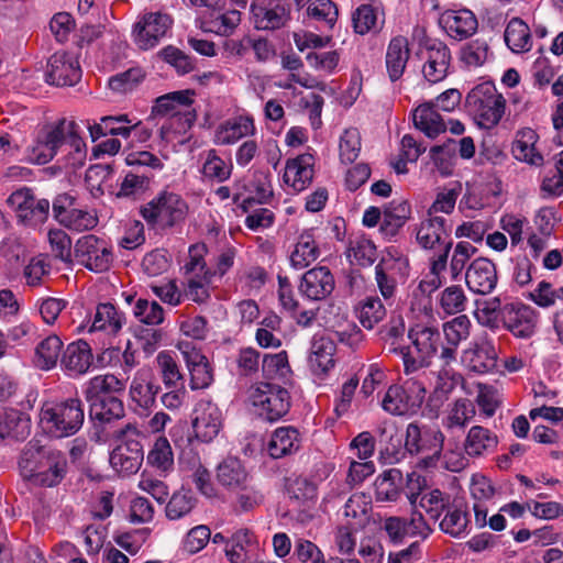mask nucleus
I'll list each match as a JSON object with an SVG mask.
<instances>
[{
  "label": "nucleus",
  "instance_id": "f257e3e1",
  "mask_svg": "<svg viewBox=\"0 0 563 563\" xmlns=\"http://www.w3.org/2000/svg\"><path fill=\"white\" fill-rule=\"evenodd\" d=\"M452 225L444 217H431L422 220L416 229L418 245L434 254L430 258L431 284L434 288L441 286V274L448 267V258L453 245L451 239Z\"/></svg>",
  "mask_w": 563,
  "mask_h": 563
},
{
  "label": "nucleus",
  "instance_id": "f03ea898",
  "mask_svg": "<svg viewBox=\"0 0 563 563\" xmlns=\"http://www.w3.org/2000/svg\"><path fill=\"white\" fill-rule=\"evenodd\" d=\"M413 350L410 346L389 347V353L401 355L404 372L406 375L418 373L431 364L432 357L437 354L441 343L440 331L434 327L416 324L408 331Z\"/></svg>",
  "mask_w": 563,
  "mask_h": 563
},
{
  "label": "nucleus",
  "instance_id": "7ed1b4c3",
  "mask_svg": "<svg viewBox=\"0 0 563 563\" xmlns=\"http://www.w3.org/2000/svg\"><path fill=\"white\" fill-rule=\"evenodd\" d=\"M41 420L57 438L76 434L85 421V405L78 395L43 404Z\"/></svg>",
  "mask_w": 563,
  "mask_h": 563
},
{
  "label": "nucleus",
  "instance_id": "20e7f679",
  "mask_svg": "<svg viewBox=\"0 0 563 563\" xmlns=\"http://www.w3.org/2000/svg\"><path fill=\"white\" fill-rule=\"evenodd\" d=\"M444 441L445 435L438 427L413 421L406 428V452L410 455H423L417 462L418 468L431 471L438 467Z\"/></svg>",
  "mask_w": 563,
  "mask_h": 563
},
{
  "label": "nucleus",
  "instance_id": "39448f33",
  "mask_svg": "<svg viewBox=\"0 0 563 563\" xmlns=\"http://www.w3.org/2000/svg\"><path fill=\"white\" fill-rule=\"evenodd\" d=\"M506 100L492 82L474 87L465 98V108L484 129L496 126L505 112Z\"/></svg>",
  "mask_w": 563,
  "mask_h": 563
},
{
  "label": "nucleus",
  "instance_id": "423d86ee",
  "mask_svg": "<svg viewBox=\"0 0 563 563\" xmlns=\"http://www.w3.org/2000/svg\"><path fill=\"white\" fill-rule=\"evenodd\" d=\"M114 438L120 443L110 454L111 466L124 476L135 474L144 459L141 441L145 435L137 429L136 424L126 423L114 431Z\"/></svg>",
  "mask_w": 563,
  "mask_h": 563
},
{
  "label": "nucleus",
  "instance_id": "0eeeda50",
  "mask_svg": "<svg viewBox=\"0 0 563 563\" xmlns=\"http://www.w3.org/2000/svg\"><path fill=\"white\" fill-rule=\"evenodd\" d=\"M140 213L152 227L165 230L185 221L188 206L178 194L165 190L141 207Z\"/></svg>",
  "mask_w": 563,
  "mask_h": 563
},
{
  "label": "nucleus",
  "instance_id": "6e6552de",
  "mask_svg": "<svg viewBox=\"0 0 563 563\" xmlns=\"http://www.w3.org/2000/svg\"><path fill=\"white\" fill-rule=\"evenodd\" d=\"M426 394L424 383L411 377L401 385H390L382 399V407L393 416L416 415L424 401Z\"/></svg>",
  "mask_w": 563,
  "mask_h": 563
},
{
  "label": "nucleus",
  "instance_id": "1a4fd4ad",
  "mask_svg": "<svg viewBox=\"0 0 563 563\" xmlns=\"http://www.w3.org/2000/svg\"><path fill=\"white\" fill-rule=\"evenodd\" d=\"M8 203L13 208L19 223L26 228H41L49 217L48 199L37 198L27 187L13 191L8 198Z\"/></svg>",
  "mask_w": 563,
  "mask_h": 563
},
{
  "label": "nucleus",
  "instance_id": "9d476101",
  "mask_svg": "<svg viewBox=\"0 0 563 563\" xmlns=\"http://www.w3.org/2000/svg\"><path fill=\"white\" fill-rule=\"evenodd\" d=\"M258 416L268 422L282 419L290 409V396L286 388L271 383H260L251 394Z\"/></svg>",
  "mask_w": 563,
  "mask_h": 563
},
{
  "label": "nucleus",
  "instance_id": "9b49d317",
  "mask_svg": "<svg viewBox=\"0 0 563 563\" xmlns=\"http://www.w3.org/2000/svg\"><path fill=\"white\" fill-rule=\"evenodd\" d=\"M74 251L77 261L95 273L109 271L114 261L112 245L95 234L79 238L75 243Z\"/></svg>",
  "mask_w": 563,
  "mask_h": 563
},
{
  "label": "nucleus",
  "instance_id": "f8f14e48",
  "mask_svg": "<svg viewBox=\"0 0 563 563\" xmlns=\"http://www.w3.org/2000/svg\"><path fill=\"white\" fill-rule=\"evenodd\" d=\"M65 118L54 124L44 125L37 133L34 142L25 150V159L29 163L44 165L51 162L64 145Z\"/></svg>",
  "mask_w": 563,
  "mask_h": 563
},
{
  "label": "nucleus",
  "instance_id": "ddd939ff",
  "mask_svg": "<svg viewBox=\"0 0 563 563\" xmlns=\"http://www.w3.org/2000/svg\"><path fill=\"white\" fill-rule=\"evenodd\" d=\"M500 321L515 338L527 340L537 331L539 312L522 302H508L500 310Z\"/></svg>",
  "mask_w": 563,
  "mask_h": 563
},
{
  "label": "nucleus",
  "instance_id": "4468645a",
  "mask_svg": "<svg viewBox=\"0 0 563 563\" xmlns=\"http://www.w3.org/2000/svg\"><path fill=\"white\" fill-rule=\"evenodd\" d=\"M173 20L166 13L148 12L143 14L133 26V38L143 51L155 47L172 27Z\"/></svg>",
  "mask_w": 563,
  "mask_h": 563
},
{
  "label": "nucleus",
  "instance_id": "2eb2a0df",
  "mask_svg": "<svg viewBox=\"0 0 563 563\" xmlns=\"http://www.w3.org/2000/svg\"><path fill=\"white\" fill-rule=\"evenodd\" d=\"M416 56L423 62L422 75L428 82L438 84L448 76L452 56L444 42H430L427 49H417Z\"/></svg>",
  "mask_w": 563,
  "mask_h": 563
},
{
  "label": "nucleus",
  "instance_id": "dca6fc26",
  "mask_svg": "<svg viewBox=\"0 0 563 563\" xmlns=\"http://www.w3.org/2000/svg\"><path fill=\"white\" fill-rule=\"evenodd\" d=\"M81 78V68L75 55L55 52L47 62L46 81L59 87L74 86Z\"/></svg>",
  "mask_w": 563,
  "mask_h": 563
},
{
  "label": "nucleus",
  "instance_id": "f3484780",
  "mask_svg": "<svg viewBox=\"0 0 563 563\" xmlns=\"http://www.w3.org/2000/svg\"><path fill=\"white\" fill-rule=\"evenodd\" d=\"M335 288V279L327 266H316L307 271L300 280L298 289L300 294L313 301L327 299Z\"/></svg>",
  "mask_w": 563,
  "mask_h": 563
},
{
  "label": "nucleus",
  "instance_id": "a211bd4d",
  "mask_svg": "<svg viewBox=\"0 0 563 563\" xmlns=\"http://www.w3.org/2000/svg\"><path fill=\"white\" fill-rule=\"evenodd\" d=\"M462 360L471 372L486 374L496 368L498 353L493 341L483 336L471 343L463 352Z\"/></svg>",
  "mask_w": 563,
  "mask_h": 563
},
{
  "label": "nucleus",
  "instance_id": "6ab92c4d",
  "mask_svg": "<svg viewBox=\"0 0 563 563\" xmlns=\"http://www.w3.org/2000/svg\"><path fill=\"white\" fill-rule=\"evenodd\" d=\"M192 429L201 442H211L222 427V413L211 401H200L194 410Z\"/></svg>",
  "mask_w": 563,
  "mask_h": 563
},
{
  "label": "nucleus",
  "instance_id": "aec40b11",
  "mask_svg": "<svg viewBox=\"0 0 563 563\" xmlns=\"http://www.w3.org/2000/svg\"><path fill=\"white\" fill-rule=\"evenodd\" d=\"M497 279L495 264L484 257L475 258L465 273L468 289L479 295L490 294L497 285Z\"/></svg>",
  "mask_w": 563,
  "mask_h": 563
},
{
  "label": "nucleus",
  "instance_id": "412c9836",
  "mask_svg": "<svg viewBox=\"0 0 563 563\" xmlns=\"http://www.w3.org/2000/svg\"><path fill=\"white\" fill-rule=\"evenodd\" d=\"M439 24L449 36L460 41L472 36L478 26L475 14L468 9L444 11Z\"/></svg>",
  "mask_w": 563,
  "mask_h": 563
},
{
  "label": "nucleus",
  "instance_id": "4be33fe9",
  "mask_svg": "<svg viewBox=\"0 0 563 563\" xmlns=\"http://www.w3.org/2000/svg\"><path fill=\"white\" fill-rule=\"evenodd\" d=\"M252 13L257 30H278L290 20V7L282 0H271L267 5H253Z\"/></svg>",
  "mask_w": 563,
  "mask_h": 563
},
{
  "label": "nucleus",
  "instance_id": "5701e85b",
  "mask_svg": "<svg viewBox=\"0 0 563 563\" xmlns=\"http://www.w3.org/2000/svg\"><path fill=\"white\" fill-rule=\"evenodd\" d=\"M92 358L90 345L84 340H78L67 345L60 365L68 376L77 377L89 371Z\"/></svg>",
  "mask_w": 563,
  "mask_h": 563
},
{
  "label": "nucleus",
  "instance_id": "b1692460",
  "mask_svg": "<svg viewBox=\"0 0 563 563\" xmlns=\"http://www.w3.org/2000/svg\"><path fill=\"white\" fill-rule=\"evenodd\" d=\"M313 163L314 158L309 153L288 159L283 176L284 181L290 186L295 192L305 190L312 183Z\"/></svg>",
  "mask_w": 563,
  "mask_h": 563
},
{
  "label": "nucleus",
  "instance_id": "393cba45",
  "mask_svg": "<svg viewBox=\"0 0 563 563\" xmlns=\"http://www.w3.org/2000/svg\"><path fill=\"white\" fill-rule=\"evenodd\" d=\"M78 129L76 121L65 119L63 146L67 147V153L63 161L64 167L71 170L82 167L87 156L86 143L79 135Z\"/></svg>",
  "mask_w": 563,
  "mask_h": 563
},
{
  "label": "nucleus",
  "instance_id": "a878e982",
  "mask_svg": "<svg viewBox=\"0 0 563 563\" xmlns=\"http://www.w3.org/2000/svg\"><path fill=\"white\" fill-rule=\"evenodd\" d=\"M67 471L68 462L65 454L51 450L32 482L44 487H54L65 478Z\"/></svg>",
  "mask_w": 563,
  "mask_h": 563
},
{
  "label": "nucleus",
  "instance_id": "bb28decb",
  "mask_svg": "<svg viewBox=\"0 0 563 563\" xmlns=\"http://www.w3.org/2000/svg\"><path fill=\"white\" fill-rule=\"evenodd\" d=\"M408 499L412 508L419 506L433 521H438L452 504L451 496L439 488L411 493L408 495Z\"/></svg>",
  "mask_w": 563,
  "mask_h": 563
},
{
  "label": "nucleus",
  "instance_id": "cd10ccee",
  "mask_svg": "<svg viewBox=\"0 0 563 563\" xmlns=\"http://www.w3.org/2000/svg\"><path fill=\"white\" fill-rule=\"evenodd\" d=\"M240 21V11L235 9L224 10V4L220 3L219 7L211 9V12L202 18L201 27L205 32L228 36L233 33Z\"/></svg>",
  "mask_w": 563,
  "mask_h": 563
},
{
  "label": "nucleus",
  "instance_id": "c85d7f7f",
  "mask_svg": "<svg viewBox=\"0 0 563 563\" xmlns=\"http://www.w3.org/2000/svg\"><path fill=\"white\" fill-rule=\"evenodd\" d=\"M336 351V345L334 341L324 335H313L310 355H309V365L311 371L317 375H324L331 368L334 367V353Z\"/></svg>",
  "mask_w": 563,
  "mask_h": 563
},
{
  "label": "nucleus",
  "instance_id": "c756f323",
  "mask_svg": "<svg viewBox=\"0 0 563 563\" xmlns=\"http://www.w3.org/2000/svg\"><path fill=\"white\" fill-rule=\"evenodd\" d=\"M216 478L218 484L229 492L236 490L243 484L252 481L242 461L233 456H228L218 464Z\"/></svg>",
  "mask_w": 563,
  "mask_h": 563
},
{
  "label": "nucleus",
  "instance_id": "7c9ffc66",
  "mask_svg": "<svg viewBox=\"0 0 563 563\" xmlns=\"http://www.w3.org/2000/svg\"><path fill=\"white\" fill-rule=\"evenodd\" d=\"M409 57L410 49L407 37L402 35L393 37L386 52V69L388 77L393 82L402 77Z\"/></svg>",
  "mask_w": 563,
  "mask_h": 563
},
{
  "label": "nucleus",
  "instance_id": "2f4dec72",
  "mask_svg": "<svg viewBox=\"0 0 563 563\" xmlns=\"http://www.w3.org/2000/svg\"><path fill=\"white\" fill-rule=\"evenodd\" d=\"M300 443V434L296 428L279 427L271 435L267 452L273 459H282L297 452Z\"/></svg>",
  "mask_w": 563,
  "mask_h": 563
},
{
  "label": "nucleus",
  "instance_id": "473e14b6",
  "mask_svg": "<svg viewBox=\"0 0 563 563\" xmlns=\"http://www.w3.org/2000/svg\"><path fill=\"white\" fill-rule=\"evenodd\" d=\"M185 361L190 374V388L205 389L213 382V371L208 358L200 352H186Z\"/></svg>",
  "mask_w": 563,
  "mask_h": 563
},
{
  "label": "nucleus",
  "instance_id": "72a5a7b5",
  "mask_svg": "<svg viewBox=\"0 0 563 563\" xmlns=\"http://www.w3.org/2000/svg\"><path fill=\"white\" fill-rule=\"evenodd\" d=\"M412 120L415 126L430 139H435L446 130V125L435 110L433 102L418 106L412 112Z\"/></svg>",
  "mask_w": 563,
  "mask_h": 563
},
{
  "label": "nucleus",
  "instance_id": "f704fd0d",
  "mask_svg": "<svg viewBox=\"0 0 563 563\" xmlns=\"http://www.w3.org/2000/svg\"><path fill=\"white\" fill-rule=\"evenodd\" d=\"M443 515L444 517L439 522V528L443 533L453 538L467 534L470 519L466 505L454 500Z\"/></svg>",
  "mask_w": 563,
  "mask_h": 563
},
{
  "label": "nucleus",
  "instance_id": "c9c22d12",
  "mask_svg": "<svg viewBox=\"0 0 563 563\" xmlns=\"http://www.w3.org/2000/svg\"><path fill=\"white\" fill-rule=\"evenodd\" d=\"M162 390L161 385L153 378L137 375L131 383V400L143 410H151L155 407L156 396Z\"/></svg>",
  "mask_w": 563,
  "mask_h": 563
},
{
  "label": "nucleus",
  "instance_id": "e433bc0d",
  "mask_svg": "<svg viewBox=\"0 0 563 563\" xmlns=\"http://www.w3.org/2000/svg\"><path fill=\"white\" fill-rule=\"evenodd\" d=\"M255 549L254 533L247 529H241L227 542L225 554L231 563H251L250 553Z\"/></svg>",
  "mask_w": 563,
  "mask_h": 563
},
{
  "label": "nucleus",
  "instance_id": "4c0bfd02",
  "mask_svg": "<svg viewBox=\"0 0 563 563\" xmlns=\"http://www.w3.org/2000/svg\"><path fill=\"white\" fill-rule=\"evenodd\" d=\"M497 444L498 438L494 432L482 426H473L468 430L463 448L468 456L474 457L494 451Z\"/></svg>",
  "mask_w": 563,
  "mask_h": 563
},
{
  "label": "nucleus",
  "instance_id": "58836bf2",
  "mask_svg": "<svg viewBox=\"0 0 563 563\" xmlns=\"http://www.w3.org/2000/svg\"><path fill=\"white\" fill-rule=\"evenodd\" d=\"M320 255V250L316 243L312 230L302 232L295 244L290 254L291 266L297 269L308 267Z\"/></svg>",
  "mask_w": 563,
  "mask_h": 563
},
{
  "label": "nucleus",
  "instance_id": "ea45409f",
  "mask_svg": "<svg viewBox=\"0 0 563 563\" xmlns=\"http://www.w3.org/2000/svg\"><path fill=\"white\" fill-rule=\"evenodd\" d=\"M191 90H179L163 95L155 100V104L152 108V114L154 115H178L181 113V108H189L192 103Z\"/></svg>",
  "mask_w": 563,
  "mask_h": 563
},
{
  "label": "nucleus",
  "instance_id": "a19ab883",
  "mask_svg": "<svg viewBox=\"0 0 563 563\" xmlns=\"http://www.w3.org/2000/svg\"><path fill=\"white\" fill-rule=\"evenodd\" d=\"M89 404V417L100 424L120 420L125 415L122 399H91Z\"/></svg>",
  "mask_w": 563,
  "mask_h": 563
},
{
  "label": "nucleus",
  "instance_id": "79ce46f5",
  "mask_svg": "<svg viewBox=\"0 0 563 563\" xmlns=\"http://www.w3.org/2000/svg\"><path fill=\"white\" fill-rule=\"evenodd\" d=\"M355 312L362 327L372 330L385 319L387 311L382 299L371 295L358 301Z\"/></svg>",
  "mask_w": 563,
  "mask_h": 563
},
{
  "label": "nucleus",
  "instance_id": "37998d69",
  "mask_svg": "<svg viewBox=\"0 0 563 563\" xmlns=\"http://www.w3.org/2000/svg\"><path fill=\"white\" fill-rule=\"evenodd\" d=\"M125 380L113 374H103L91 377L84 388L86 400L98 399L101 394H123Z\"/></svg>",
  "mask_w": 563,
  "mask_h": 563
},
{
  "label": "nucleus",
  "instance_id": "c03bdc74",
  "mask_svg": "<svg viewBox=\"0 0 563 563\" xmlns=\"http://www.w3.org/2000/svg\"><path fill=\"white\" fill-rule=\"evenodd\" d=\"M49 451L40 445L36 440H31L25 444L19 460V467L24 478L33 481L35 473L40 471V465H42Z\"/></svg>",
  "mask_w": 563,
  "mask_h": 563
},
{
  "label": "nucleus",
  "instance_id": "a18cd8bd",
  "mask_svg": "<svg viewBox=\"0 0 563 563\" xmlns=\"http://www.w3.org/2000/svg\"><path fill=\"white\" fill-rule=\"evenodd\" d=\"M402 479V472L398 468L384 471L375 481L376 499L396 501L400 495Z\"/></svg>",
  "mask_w": 563,
  "mask_h": 563
},
{
  "label": "nucleus",
  "instance_id": "49530a36",
  "mask_svg": "<svg viewBox=\"0 0 563 563\" xmlns=\"http://www.w3.org/2000/svg\"><path fill=\"white\" fill-rule=\"evenodd\" d=\"M255 132L254 121L250 117L240 115L227 121L217 131V141L221 144H233L240 139Z\"/></svg>",
  "mask_w": 563,
  "mask_h": 563
},
{
  "label": "nucleus",
  "instance_id": "de8ad7c7",
  "mask_svg": "<svg viewBox=\"0 0 563 563\" xmlns=\"http://www.w3.org/2000/svg\"><path fill=\"white\" fill-rule=\"evenodd\" d=\"M157 371L165 388L186 386L185 375L180 371L177 361L167 351H162L156 356Z\"/></svg>",
  "mask_w": 563,
  "mask_h": 563
},
{
  "label": "nucleus",
  "instance_id": "09e8293b",
  "mask_svg": "<svg viewBox=\"0 0 563 563\" xmlns=\"http://www.w3.org/2000/svg\"><path fill=\"white\" fill-rule=\"evenodd\" d=\"M504 37L514 53L528 52L532 46L530 29L520 18H512L508 22Z\"/></svg>",
  "mask_w": 563,
  "mask_h": 563
},
{
  "label": "nucleus",
  "instance_id": "8fccbe9b",
  "mask_svg": "<svg viewBox=\"0 0 563 563\" xmlns=\"http://www.w3.org/2000/svg\"><path fill=\"white\" fill-rule=\"evenodd\" d=\"M187 455L188 460L183 456L180 463L188 464V468L191 471L190 477L196 488L208 498L214 497L217 489L211 481L210 472L201 464L197 454L189 452Z\"/></svg>",
  "mask_w": 563,
  "mask_h": 563
},
{
  "label": "nucleus",
  "instance_id": "3c124183",
  "mask_svg": "<svg viewBox=\"0 0 563 563\" xmlns=\"http://www.w3.org/2000/svg\"><path fill=\"white\" fill-rule=\"evenodd\" d=\"M536 140L537 134L533 130L522 131L520 137L512 143L511 152L514 157L530 165L541 166L543 164V156L536 151Z\"/></svg>",
  "mask_w": 563,
  "mask_h": 563
},
{
  "label": "nucleus",
  "instance_id": "603ef678",
  "mask_svg": "<svg viewBox=\"0 0 563 563\" xmlns=\"http://www.w3.org/2000/svg\"><path fill=\"white\" fill-rule=\"evenodd\" d=\"M475 416V407L467 398L456 399L448 417L443 420V427L449 432L455 430L463 432L465 426Z\"/></svg>",
  "mask_w": 563,
  "mask_h": 563
},
{
  "label": "nucleus",
  "instance_id": "864d4df0",
  "mask_svg": "<svg viewBox=\"0 0 563 563\" xmlns=\"http://www.w3.org/2000/svg\"><path fill=\"white\" fill-rule=\"evenodd\" d=\"M233 492L235 493V499L232 507L238 514L250 512L260 507L264 501L263 493L252 483V481L243 484Z\"/></svg>",
  "mask_w": 563,
  "mask_h": 563
},
{
  "label": "nucleus",
  "instance_id": "5fc2aeb1",
  "mask_svg": "<svg viewBox=\"0 0 563 563\" xmlns=\"http://www.w3.org/2000/svg\"><path fill=\"white\" fill-rule=\"evenodd\" d=\"M147 463L163 474H167L174 467V454L168 440L159 437L154 442L147 454Z\"/></svg>",
  "mask_w": 563,
  "mask_h": 563
},
{
  "label": "nucleus",
  "instance_id": "6e6d98bb",
  "mask_svg": "<svg viewBox=\"0 0 563 563\" xmlns=\"http://www.w3.org/2000/svg\"><path fill=\"white\" fill-rule=\"evenodd\" d=\"M461 380L462 376L452 367H442L439 369L430 401H437V406H441Z\"/></svg>",
  "mask_w": 563,
  "mask_h": 563
},
{
  "label": "nucleus",
  "instance_id": "4d7b16f0",
  "mask_svg": "<svg viewBox=\"0 0 563 563\" xmlns=\"http://www.w3.org/2000/svg\"><path fill=\"white\" fill-rule=\"evenodd\" d=\"M201 173L203 177L209 180L223 183L231 176L232 164L222 159L216 150H209L206 152Z\"/></svg>",
  "mask_w": 563,
  "mask_h": 563
},
{
  "label": "nucleus",
  "instance_id": "13d9d810",
  "mask_svg": "<svg viewBox=\"0 0 563 563\" xmlns=\"http://www.w3.org/2000/svg\"><path fill=\"white\" fill-rule=\"evenodd\" d=\"M461 192L462 184L460 181L450 183L437 194L435 200L429 207L427 214L431 217H438V212L450 214L454 210L456 200Z\"/></svg>",
  "mask_w": 563,
  "mask_h": 563
},
{
  "label": "nucleus",
  "instance_id": "bf43d9fd",
  "mask_svg": "<svg viewBox=\"0 0 563 563\" xmlns=\"http://www.w3.org/2000/svg\"><path fill=\"white\" fill-rule=\"evenodd\" d=\"M123 324V317L119 314L112 303H100L97 307L92 329L104 330L111 333H117Z\"/></svg>",
  "mask_w": 563,
  "mask_h": 563
},
{
  "label": "nucleus",
  "instance_id": "052dcab7",
  "mask_svg": "<svg viewBox=\"0 0 563 563\" xmlns=\"http://www.w3.org/2000/svg\"><path fill=\"white\" fill-rule=\"evenodd\" d=\"M63 342L57 335H49L41 341L35 350L37 366L42 369L54 367L59 357Z\"/></svg>",
  "mask_w": 563,
  "mask_h": 563
},
{
  "label": "nucleus",
  "instance_id": "680f3d73",
  "mask_svg": "<svg viewBox=\"0 0 563 563\" xmlns=\"http://www.w3.org/2000/svg\"><path fill=\"white\" fill-rule=\"evenodd\" d=\"M30 419L18 410L7 413L4 424L0 422V438L25 439L30 433Z\"/></svg>",
  "mask_w": 563,
  "mask_h": 563
},
{
  "label": "nucleus",
  "instance_id": "e2e57ef3",
  "mask_svg": "<svg viewBox=\"0 0 563 563\" xmlns=\"http://www.w3.org/2000/svg\"><path fill=\"white\" fill-rule=\"evenodd\" d=\"M440 463L444 470L457 473L468 465V460L465 457L460 443L453 439H449L446 444L445 442L443 443Z\"/></svg>",
  "mask_w": 563,
  "mask_h": 563
},
{
  "label": "nucleus",
  "instance_id": "0e129e2a",
  "mask_svg": "<svg viewBox=\"0 0 563 563\" xmlns=\"http://www.w3.org/2000/svg\"><path fill=\"white\" fill-rule=\"evenodd\" d=\"M256 198L249 197L242 201L240 207L244 212H249L250 209L257 203H265L273 197V189L271 183L269 173L256 172L252 181Z\"/></svg>",
  "mask_w": 563,
  "mask_h": 563
},
{
  "label": "nucleus",
  "instance_id": "69168bd1",
  "mask_svg": "<svg viewBox=\"0 0 563 563\" xmlns=\"http://www.w3.org/2000/svg\"><path fill=\"white\" fill-rule=\"evenodd\" d=\"M375 268L393 276L401 283H406L409 276V260L402 255H394L390 252L383 255Z\"/></svg>",
  "mask_w": 563,
  "mask_h": 563
},
{
  "label": "nucleus",
  "instance_id": "338daca9",
  "mask_svg": "<svg viewBox=\"0 0 563 563\" xmlns=\"http://www.w3.org/2000/svg\"><path fill=\"white\" fill-rule=\"evenodd\" d=\"M308 15L325 29H333L338 21V7L331 0H316L307 9Z\"/></svg>",
  "mask_w": 563,
  "mask_h": 563
},
{
  "label": "nucleus",
  "instance_id": "774afa93",
  "mask_svg": "<svg viewBox=\"0 0 563 563\" xmlns=\"http://www.w3.org/2000/svg\"><path fill=\"white\" fill-rule=\"evenodd\" d=\"M133 314L140 322L147 325H157L164 321V310L156 301L139 298L133 307Z\"/></svg>",
  "mask_w": 563,
  "mask_h": 563
}]
</instances>
